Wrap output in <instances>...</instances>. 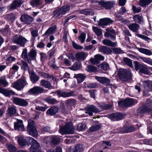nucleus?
<instances>
[{
  "instance_id": "1",
  "label": "nucleus",
  "mask_w": 152,
  "mask_h": 152,
  "mask_svg": "<svg viewBox=\"0 0 152 152\" xmlns=\"http://www.w3.org/2000/svg\"><path fill=\"white\" fill-rule=\"evenodd\" d=\"M18 141L20 145L22 148L26 145L28 146L29 144H31L29 149L31 152H40L38 150L40 146L39 143L31 137H27L26 139L19 137Z\"/></svg>"
},
{
  "instance_id": "2",
  "label": "nucleus",
  "mask_w": 152,
  "mask_h": 152,
  "mask_svg": "<svg viewBox=\"0 0 152 152\" xmlns=\"http://www.w3.org/2000/svg\"><path fill=\"white\" fill-rule=\"evenodd\" d=\"M112 105L110 104H103L97 108L94 105H92L86 108V113L88 114L90 116L93 115V113H97L101 112L103 110H107L112 107Z\"/></svg>"
},
{
  "instance_id": "3",
  "label": "nucleus",
  "mask_w": 152,
  "mask_h": 152,
  "mask_svg": "<svg viewBox=\"0 0 152 152\" xmlns=\"http://www.w3.org/2000/svg\"><path fill=\"white\" fill-rule=\"evenodd\" d=\"M36 56L37 52L35 50L32 49L28 54L27 50L25 48L23 50L21 56L25 61L30 63L31 60L36 59Z\"/></svg>"
},
{
  "instance_id": "4",
  "label": "nucleus",
  "mask_w": 152,
  "mask_h": 152,
  "mask_svg": "<svg viewBox=\"0 0 152 152\" xmlns=\"http://www.w3.org/2000/svg\"><path fill=\"white\" fill-rule=\"evenodd\" d=\"M118 75L121 80L126 81L131 78L132 74L129 69H121L119 71Z\"/></svg>"
},
{
  "instance_id": "5",
  "label": "nucleus",
  "mask_w": 152,
  "mask_h": 152,
  "mask_svg": "<svg viewBox=\"0 0 152 152\" xmlns=\"http://www.w3.org/2000/svg\"><path fill=\"white\" fill-rule=\"evenodd\" d=\"M59 132L62 135L66 134H72L74 133V129L71 123L66 124L64 127L60 128Z\"/></svg>"
},
{
  "instance_id": "6",
  "label": "nucleus",
  "mask_w": 152,
  "mask_h": 152,
  "mask_svg": "<svg viewBox=\"0 0 152 152\" xmlns=\"http://www.w3.org/2000/svg\"><path fill=\"white\" fill-rule=\"evenodd\" d=\"M92 2L93 5L97 6L99 5L106 10L110 9L114 4V3L112 1L104 2L101 1L99 2L96 0H92Z\"/></svg>"
},
{
  "instance_id": "7",
  "label": "nucleus",
  "mask_w": 152,
  "mask_h": 152,
  "mask_svg": "<svg viewBox=\"0 0 152 152\" xmlns=\"http://www.w3.org/2000/svg\"><path fill=\"white\" fill-rule=\"evenodd\" d=\"M27 130L30 135L33 137H36L38 135V132L35 127V124L33 120L28 121Z\"/></svg>"
},
{
  "instance_id": "8",
  "label": "nucleus",
  "mask_w": 152,
  "mask_h": 152,
  "mask_svg": "<svg viewBox=\"0 0 152 152\" xmlns=\"http://www.w3.org/2000/svg\"><path fill=\"white\" fill-rule=\"evenodd\" d=\"M134 67L135 69L137 71L139 70L140 72L146 75H148L149 73V70L145 65L136 61L135 62Z\"/></svg>"
},
{
  "instance_id": "9",
  "label": "nucleus",
  "mask_w": 152,
  "mask_h": 152,
  "mask_svg": "<svg viewBox=\"0 0 152 152\" xmlns=\"http://www.w3.org/2000/svg\"><path fill=\"white\" fill-rule=\"evenodd\" d=\"M28 84L26 81L23 79L18 80L12 84V87L18 90H21Z\"/></svg>"
},
{
  "instance_id": "10",
  "label": "nucleus",
  "mask_w": 152,
  "mask_h": 152,
  "mask_svg": "<svg viewBox=\"0 0 152 152\" xmlns=\"http://www.w3.org/2000/svg\"><path fill=\"white\" fill-rule=\"evenodd\" d=\"M136 103V100L132 99L129 98L119 102L118 104L120 107H129L132 106Z\"/></svg>"
},
{
  "instance_id": "11",
  "label": "nucleus",
  "mask_w": 152,
  "mask_h": 152,
  "mask_svg": "<svg viewBox=\"0 0 152 152\" xmlns=\"http://www.w3.org/2000/svg\"><path fill=\"white\" fill-rule=\"evenodd\" d=\"M27 41L25 38L21 35H16L13 38V42L20 45V46L24 47Z\"/></svg>"
},
{
  "instance_id": "12",
  "label": "nucleus",
  "mask_w": 152,
  "mask_h": 152,
  "mask_svg": "<svg viewBox=\"0 0 152 152\" xmlns=\"http://www.w3.org/2000/svg\"><path fill=\"white\" fill-rule=\"evenodd\" d=\"M47 90H45L44 88L39 86H36L31 89L28 93L31 94L37 95L42 93L47 92Z\"/></svg>"
},
{
  "instance_id": "13",
  "label": "nucleus",
  "mask_w": 152,
  "mask_h": 152,
  "mask_svg": "<svg viewBox=\"0 0 152 152\" xmlns=\"http://www.w3.org/2000/svg\"><path fill=\"white\" fill-rule=\"evenodd\" d=\"M126 115L125 114H122L120 113H117L109 114L108 117L112 120L116 121L123 119Z\"/></svg>"
},
{
  "instance_id": "14",
  "label": "nucleus",
  "mask_w": 152,
  "mask_h": 152,
  "mask_svg": "<svg viewBox=\"0 0 152 152\" xmlns=\"http://www.w3.org/2000/svg\"><path fill=\"white\" fill-rule=\"evenodd\" d=\"M95 79L100 83L105 84L106 86H110L112 88L113 86L110 84V80L106 77L95 76Z\"/></svg>"
},
{
  "instance_id": "15",
  "label": "nucleus",
  "mask_w": 152,
  "mask_h": 152,
  "mask_svg": "<svg viewBox=\"0 0 152 152\" xmlns=\"http://www.w3.org/2000/svg\"><path fill=\"white\" fill-rule=\"evenodd\" d=\"M106 32L104 34V36L107 38H110L111 39L114 40L115 39V31L113 29L107 28L106 29Z\"/></svg>"
},
{
  "instance_id": "16",
  "label": "nucleus",
  "mask_w": 152,
  "mask_h": 152,
  "mask_svg": "<svg viewBox=\"0 0 152 152\" xmlns=\"http://www.w3.org/2000/svg\"><path fill=\"white\" fill-rule=\"evenodd\" d=\"M14 128L19 131H23L24 128L23 121L21 120L18 119L14 124Z\"/></svg>"
},
{
  "instance_id": "17",
  "label": "nucleus",
  "mask_w": 152,
  "mask_h": 152,
  "mask_svg": "<svg viewBox=\"0 0 152 152\" xmlns=\"http://www.w3.org/2000/svg\"><path fill=\"white\" fill-rule=\"evenodd\" d=\"M20 19L22 22L28 25L30 24L33 20L32 17L27 15H22L20 18Z\"/></svg>"
},
{
  "instance_id": "18",
  "label": "nucleus",
  "mask_w": 152,
  "mask_h": 152,
  "mask_svg": "<svg viewBox=\"0 0 152 152\" xmlns=\"http://www.w3.org/2000/svg\"><path fill=\"white\" fill-rule=\"evenodd\" d=\"M104 59L103 56L99 54H97L95 56L94 58H91L90 61L91 62L94 64H98L100 61H103Z\"/></svg>"
},
{
  "instance_id": "19",
  "label": "nucleus",
  "mask_w": 152,
  "mask_h": 152,
  "mask_svg": "<svg viewBox=\"0 0 152 152\" xmlns=\"http://www.w3.org/2000/svg\"><path fill=\"white\" fill-rule=\"evenodd\" d=\"M150 81L148 80L144 81L143 82V84L145 88L143 91L144 95H149L148 94V92L151 91V88H150Z\"/></svg>"
},
{
  "instance_id": "20",
  "label": "nucleus",
  "mask_w": 152,
  "mask_h": 152,
  "mask_svg": "<svg viewBox=\"0 0 152 152\" xmlns=\"http://www.w3.org/2000/svg\"><path fill=\"white\" fill-rule=\"evenodd\" d=\"M139 110L141 113L148 112L152 110V107L151 105L146 104L140 107Z\"/></svg>"
},
{
  "instance_id": "21",
  "label": "nucleus",
  "mask_w": 152,
  "mask_h": 152,
  "mask_svg": "<svg viewBox=\"0 0 152 152\" xmlns=\"http://www.w3.org/2000/svg\"><path fill=\"white\" fill-rule=\"evenodd\" d=\"M88 55L87 53L80 52L77 53L75 54V58L77 60L83 61Z\"/></svg>"
},
{
  "instance_id": "22",
  "label": "nucleus",
  "mask_w": 152,
  "mask_h": 152,
  "mask_svg": "<svg viewBox=\"0 0 152 152\" xmlns=\"http://www.w3.org/2000/svg\"><path fill=\"white\" fill-rule=\"evenodd\" d=\"M56 93L59 97H66L72 96L73 94V92H66L61 90H58L56 91Z\"/></svg>"
},
{
  "instance_id": "23",
  "label": "nucleus",
  "mask_w": 152,
  "mask_h": 152,
  "mask_svg": "<svg viewBox=\"0 0 152 152\" xmlns=\"http://www.w3.org/2000/svg\"><path fill=\"white\" fill-rule=\"evenodd\" d=\"M23 2L21 0H15L10 5V9L14 10L20 7L22 4Z\"/></svg>"
},
{
  "instance_id": "24",
  "label": "nucleus",
  "mask_w": 152,
  "mask_h": 152,
  "mask_svg": "<svg viewBox=\"0 0 152 152\" xmlns=\"http://www.w3.org/2000/svg\"><path fill=\"white\" fill-rule=\"evenodd\" d=\"M40 86L48 89H52L53 88V87L51 85L50 81L44 79L40 80Z\"/></svg>"
},
{
  "instance_id": "25",
  "label": "nucleus",
  "mask_w": 152,
  "mask_h": 152,
  "mask_svg": "<svg viewBox=\"0 0 152 152\" xmlns=\"http://www.w3.org/2000/svg\"><path fill=\"white\" fill-rule=\"evenodd\" d=\"M113 21L108 18L101 19L99 20V24L100 26H106L113 23Z\"/></svg>"
},
{
  "instance_id": "26",
  "label": "nucleus",
  "mask_w": 152,
  "mask_h": 152,
  "mask_svg": "<svg viewBox=\"0 0 152 152\" xmlns=\"http://www.w3.org/2000/svg\"><path fill=\"white\" fill-rule=\"evenodd\" d=\"M99 51L104 54H110L112 51V48L107 47L105 46H102L99 48Z\"/></svg>"
},
{
  "instance_id": "27",
  "label": "nucleus",
  "mask_w": 152,
  "mask_h": 152,
  "mask_svg": "<svg viewBox=\"0 0 152 152\" xmlns=\"http://www.w3.org/2000/svg\"><path fill=\"white\" fill-rule=\"evenodd\" d=\"M82 67L81 64L80 62H75L72 65L68 68L70 69L77 71L80 69Z\"/></svg>"
},
{
  "instance_id": "28",
  "label": "nucleus",
  "mask_w": 152,
  "mask_h": 152,
  "mask_svg": "<svg viewBox=\"0 0 152 152\" xmlns=\"http://www.w3.org/2000/svg\"><path fill=\"white\" fill-rule=\"evenodd\" d=\"M29 73L30 75V79L33 83H36L39 79V77L37 76L34 72H29Z\"/></svg>"
},
{
  "instance_id": "29",
  "label": "nucleus",
  "mask_w": 152,
  "mask_h": 152,
  "mask_svg": "<svg viewBox=\"0 0 152 152\" xmlns=\"http://www.w3.org/2000/svg\"><path fill=\"white\" fill-rule=\"evenodd\" d=\"M134 130V129L132 126H124L121 129L120 131L122 133H127L131 132Z\"/></svg>"
},
{
  "instance_id": "30",
  "label": "nucleus",
  "mask_w": 152,
  "mask_h": 152,
  "mask_svg": "<svg viewBox=\"0 0 152 152\" xmlns=\"http://www.w3.org/2000/svg\"><path fill=\"white\" fill-rule=\"evenodd\" d=\"M128 27L131 30L135 32L139 29V26L138 24L134 23L130 24L128 25Z\"/></svg>"
},
{
  "instance_id": "31",
  "label": "nucleus",
  "mask_w": 152,
  "mask_h": 152,
  "mask_svg": "<svg viewBox=\"0 0 152 152\" xmlns=\"http://www.w3.org/2000/svg\"><path fill=\"white\" fill-rule=\"evenodd\" d=\"M137 50L140 52L147 55L150 56L152 55V52L150 50L147 49L138 48Z\"/></svg>"
},
{
  "instance_id": "32",
  "label": "nucleus",
  "mask_w": 152,
  "mask_h": 152,
  "mask_svg": "<svg viewBox=\"0 0 152 152\" xmlns=\"http://www.w3.org/2000/svg\"><path fill=\"white\" fill-rule=\"evenodd\" d=\"M39 74L44 78H47L48 79H51L53 80H56V78L54 77L47 73L43 72H39Z\"/></svg>"
},
{
  "instance_id": "33",
  "label": "nucleus",
  "mask_w": 152,
  "mask_h": 152,
  "mask_svg": "<svg viewBox=\"0 0 152 152\" xmlns=\"http://www.w3.org/2000/svg\"><path fill=\"white\" fill-rule=\"evenodd\" d=\"M58 109L55 107H53L49 108L47 111V113L51 115H53L58 112Z\"/></svg>"
},
{
  "instance_id": "34",
  "label": "nucleus",
  "mask_w": 152,
  "mask_h": 152,
  "mask_svg": "<svg viewBox=\"0 0 152 152\" xmlns=\"http://www.w3.org/2000/svg\"><path fill=\"white\" fill-rule=\"evenodd\" d=\"M102 42L104 45L111 47L115 46L117 45L116 42H112L111 41L107 39L103 40L102 41Z\"/></svg>"
},
{
  "instance_id": "35",
  "label": "nucleus",
  "mask_w": 152,
  "mask_h": 152,
  "mask_svg": "<svg viewBox=\"0 0 152 152\" xmlns=\"http://www.w3.org/2000/svg\"><path fill=\"white\" fill-rule=\"evenodd\" d=\"M7 112L8 115L11 116L15 114L16 113V110L14 107H11L8 108Z\"/></svg>"
},
{
  "instance_id": "36",
  "label": "nucleus",
  "mask_w": 152,
  "mask_h": 152,
  "mask_svg": "<svg viewBox=\"0 0 152 152\" xmlns=\"http://www.w3.org/2000/svg\"><path fill=\"white\" fill-rule=\"evenodd\" d=\"M75 76L77 78V81L79 83L82 82L86 77L85 75L82 74L75 75Z\"/></svg>"
},
{
  "instance_id": "37",
  "label": "nucleus",
  "mask_w": 152,
  "mask_h": 152,
  "mask_svg": "<svg viewBox=\"0 0 152 152\" xmlns=\"http://www.w3.org/2000/svg\"><path fill=\"white\" fill-rule=\"evenodd\" d=\"M86 69L88 72H96L98 71L96 67L91 65H88Z\"/></svg>"
},
{
  "instance_id": "38",
  "label": "nucleus",
  "mask_w": 152,
  "mask_h": 152,
  "mask_svg": "<svg viewBox=\"0 0 152 152\" xmlns=\"http://www.w3.org/2000/svg\"><path fill=\"white\" fill-rule=\"evenodd\" d=\"M42 3V0H31L30 2L31 5L34 7L35 6L41 5Z\"/></svg>"
},
{
  "instance_id": "39",
  "label": "nucleus",
  "mask_w": 152,
  "mask_h": 152,
  "mask_svg": "<svg viewBox=\"0 0 152 152\" xmlns=\"http://www.w3.org/2000/svg\"><path fill=\"white\" fill-rule=\"evenodd\" d=\"M92 29L95 33L98 36L102 35V30L97 27L93 26Z\"/></svg>"
},
{
  "instance_id": "40",
  "label": "nucleus",
  "mask_w": 152,
  "mask_h": 152,
  "mask_svg": "<svg viewBox=\"0 0 152 152\" xmlns=\"http://www.w3.org/2000/svg\"><path fill=\"white\" fill-rule=\"evenodd\" d=\"M140 58L144 62L152 66V59L150 58L140 57Z\"/></svg>"
},
{
  "instance_id": "41",
  "label": "nucleus",
  "mask_w": 152,
  "mask_h": 152,
  "mask_svg": "<svg viewBox=\"0 0 152 152\" xmlns=\"http://www.w3.org/2000/svg\"><path fill=\"white\" fill-rule=\"evenodd\" d=\"M152 0H140V5L142 7H145L150 4Z\"/></svg>"
},
{
  "instance_id": "42",
  "label": "nucleus",
  "mask_w": 152,
  "mask_h": 152,
  "mask_svg": "<svg viewBox=\"0 0 152 152\" xmlns=\"http://www.w3.org/2000/svg\"><path fill=\"white\" fill-rule=\"evenodd\" d=\"M45 101L48 103L50 104H55L57 103L58 102L57 100L54 98H51L49 97L45 99Z\"/></svg>"
},
{
  "instance_id": "43",
  "label": "nucleus",
  "mask_w": 152,
  "mask_h": 152,
  "mask_svg": "<svg viewBox=\"0 0 152 152\" xmlns=\"http://www.w3.org/2000/svg\"><path fill=\"white\" fill-rule=\"evenodd\" d=\"M59 9L62 12V15H63L69 11L70 9V7L68 6H65Z\"/></svg>"
},
{
  "instance_id": "44",
  "label": "nucleus",
  "mask_w": 152,
  "mask_h": 152,
  "mask_svg": "<svg viewBox=\"0 0 152 152\" xmlns=\"http://www.w3.org/2000/svg\"><path fill=\"white\" fill-rule=\"evenodd\" d=\"M56 30V28L54 27H51L46 31L45 33L44 34V35L48 36L50 34L53 33Z\"/></svg>"
},
{
  "instance_id": "45",
  "label": "nucleus",
  "mask_w": 152,
  "mask_h": 152,
  "mask_svg": "<svg viewBox=\"0 0 152 152\" xmlns=\"http://www.w3.org/2000/svg\"><path fill=\"white\" fill-rule=\"evenodd\" d=\"M99 66L102 69L105 71H107L109 69V65L105 62H103L99 65Z\"/></svg>"
},
{
  "instance_id": "46",
  "label": "nucleus",
  "mask_w": 152,
  "mask_h": 152,
  "mask_svg": "<svg viewBox=\"0 0 152 152\" xmlns=\"http://www.w3.org/2000/svg\"><path fill=\"white\" fill-rule=\"evenodd\" d=\"M83 151L82 146L80 145H77L72 150L73 152H82Z\"/></svg>"
},
{
  "instance_id": "47",
  "label": "nucleus",
  "mask_w": 152,
  "mask_h": 152,
  "mask_svg": "<svg viewBox=\"0 0 152 152\" xmlns=\"http://www.w3.org/2000/svg\"><path fill=\"white\" fill-rule=\"evenodd\" d=\"M133 19L134 21L140 23L142 22L143 19L142 15H136L133 17Z\"/></svg>"
},
{
  "instance_id": "48",
  "label": "nucleus",
  "mask_w": 152,
  "mask_h": 152,
  "mask_svg": "<svg viewBox=\"0 0 152 152\" xmlns=\"http://www.w3.org/2000/svg\"><path fill=\"white\" fill-rule=\"evenodd\" d=\"M86 34L84 32L81 33L80 35L78 37V39L79 41L81 43H83L84 42L86 37Z\"/></svg>"
},
{
  "instance_id": "49",
  "label": "nucleus",
  "mask_w": 152,
  "mask_h": 152,
  "mask_svg": "<svg viewBox=\"0 0 152 152\" xmlns=\"http://www.w3.org/2000/svg\"><path fill=\"white\" fill-rule=\"evenodd\" d=\"M124 62L130 67H133V66L132 64V61L130 59L127 58H124Z\"/></svg>"
},
{
  "instance_id": "50",
  "label": "nucleus",
  "mask_w": 152,
  "mask_h": 152,
  "mask_svg": "<svg viewBox=\"0 0 152 152\" xmlns=\"http://www.w3.org/2000/svg\"><path fill=\"white\" fill-rule=\"evenodd\" d=\"M135 34L138 37L146 41L149 42L150 40H151V39L148 37L141 34L136 33Z\"/></svg>"
},
{
  "instance_id": "51",
  "label": "nucleus",
  "mask_w": 152,
  "mask_h": 152,
  "mask_svg": "<svg viewBox=\"0 0 152 152\" xmlns=\"http://www.w3.org/2000/svg\"><path fill=\"white\" fill-rule=\"evenodd\" d=\"M21 99L17 97H14L12 98V102L14 104L20 106Z\"/></svg>"
},
{
  "instance_id": "52",
  "label": "nucleus",
  "mask_w": 152,
  "mask_h": 152,
  "mask_svg": "<svg viewBox=\"0 0 152 152\" xmlns=\"http://www.w3.org/2000/svg\"><path fill=\"white\" fill-rule=\"evenodd\" d=\"M8 149L10 152H17V149L14 146L10 145L8 146Z\"/></svg>"
},
{
  "instance_id": "53",
  "label": "nucleus",
  "mask_w": 152,
  "mask_h": 152,
  "mask_svg": "<svg viewBox=\"0 0 152 152\" xmlns=\"http://www.w3.org/2000/svg\"><path fill=\"white\" fill-rule=\"evenodd\" d=\"M55 61L54 59L52 60L50 62L49 64L50 66L54 69H57L58 67L57 66L55 63Z\"/></svg>"
},
{
  "instance_id": "54",
  "label": "nucleus",
  "mask_w": 152,
  "mask_h": 152,
  "mask_svg": "<svg viewBox=\"0 0 152 152\" xmlns=\"http://www.w3.org/2000/svg\"><path fill=\"white\" fill-rule=\"evenodd\" d=\"M50 143L52 144H55L57 143L59 141V138L56 137H52Z\"/></svg>"
},
{
  "instance_id": "55",
  "label": "nucleus",
  "mask_w": 152,
  "mask_h": 152,
  "mask_svg": "<svg viewBox=\"0 0 152 152\" xmlns=\"http://www.w3.org/2000/svg\"><path fill=\"white\" fill-rule=\"evenodd\" d=\"M62 15V12L61 11L60 9L55 10L53 13V15L54 17H57Z\"/></svg>"
},
{
  "instance_id": "56",
  "label": "nucleus",
  "mask_w": 152,
  "mask_h": 152,
  "mask_svg": "<svg viewBox=\"0 0 152 152\" xmlns=\"http://www.w3.org/2000/svg\"><path fill=\"white\" fill-rule=\"evenodd\" d=\"M8 84V82L4 78H1L0 79V85L4 86V87H6Z\"/></svg>"
},
{
  "instance_id": "57",
  "label": "nucleus",
  "mask_w": 152,
  "mask_h": 152,
  "mask_svg": "<svg viewBox=\"0 0 152 152\" xmlns=\"http://www.w3.org/2000/svg\"><path fill=\"white\" fill-rule=\"evenodd\" d=\"M72 42L73 46L75 49L79 50H81L83 49V48L82 46L77 44L74 42L72 41Z\"/></svg>"
},
{
  "instance_id": "58",
  "label": "nucleus",
  "mask_w": 152,
  "mask_h": 152,
  "mask_svg": "<svg viewBox=\"0 0 152 152\" xmlns=\"http://www.w3.org/2000/svg\"><path fill=\"white\" fill-rule=\"evenodd\" d=\"M21 68L25 71L27 70H28L29 71L28 66L27 64L24 61L22 65H21Z\"/></svg>"
},
{
  "instance_id": "59",
  "label": "nucleus",
  "mask_w": 152,
  "mask_h": 152,
  "mask_svg": "<svg viewBox=\"0 0 152 152\" xmlns=\"http://www.w3.org/2000/svg\"><path fill=\"white\" fill-rule=\"evenodd\" d=\"M86 125L83 124H81L78 125L77 129L79 131H82L85 129Z\"/></svg>"
},
{
  "instance_id": "60",
  "label": "nucleus",
  "mask_w": 152,
  "mask_h": 152,
  "mask_svg": "<svg viewBox=\"0 0 152 152\" xmlns=\"http://www.w3.org/2000/svg\"><path fill=\"white\" fill-rule=\"evenodd\" d=\"M28 105V102L26 100L21 99L20 106H26Z\"/></svg>"
},
{
  "instance_id": "61",
  "label": "nucleus",
  "mask_w": 152,
  "mask_h": 152,
  "mask_svg": "<svg viewBox=\"0 0 152 152\" xmlns=\"http://www.w3.org/2000/svg\"><path fill=\"white\" fill-rule=\"evenodd\" d=\"M100 125H96L91 127L90 129V130L91 131H94L100 129Z\"/></svg>"
},
{
  "instance_id": "62",
  "label": "nucleus",
  "mask_w": 152,
  "mask_h": 152,
  "mask_svg": "<svg viewBox=\"0 0 152 152\" xmlns=\"http://www.w3.org/2000/svg\"><path fill=\"white\" fill-rule=\"evenodd\" d=\"M6 109V107L4 105H3L2 108L0 109V118L3 116V114L5 113Z\"/></svg>"
},
{
  "instance_id": "63",
  "label": "nucleus",
  "mask_w": 152,
  "mask_h": 152,
  "mask_svg": "<svg viewBox=\"0 0 152 152\" xmlns=\"http://www.w3.org/2000/svg\"><path fill=\"white\" fill-rule=\"evenodd\" d=\"M16 58L14 57L11 56H10L7 59V61L9 63H11L14 61Z\"/></svg>"
},
{
  "instance_id": "64",
  "label": "nucleus",
  "mask_w": 152,
  "mask_h": 152,
  "mask_svg": "<svg viewBox=\"0 0 152 152\" xmlns=\"http://www.w3.org/2000/svg\"><path fill=\"white\" fill-rule=\"evenodd\" d=\"M80 13L85 15H88L90 14V12L87 9H84L81 10L80 11Z\"/></svg>"
}]
</instances>
